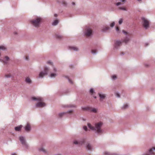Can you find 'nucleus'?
Returning <instances> with one entry per match:
<instances>
[{"label":"nucleus","instance_id":"c03bdc74","mask_svg":"<svg viewBox=\"0 0 155 155\" xmlns=\"http://www.w3.org/2000/svg\"><path fill=\"white\" fill-rule=\"evenodd\" d=\"M53 69H54V71H56V70L55 68H54Z\"/></svg>","mask_w":155,"mask_h":155},{"label":"nucleus","instance_id":"2eb2a0df","mask_svg":"<svg viewBox=\"0 0 155 155\" xmlns=\"http://www.w3.org/2000/svg\"><path fill=\"white\" fill-rule=\"evenodd\" d=\"M26 82L30 84L31 82V79L28 77H27L25 79Z\"/></svg>","mask_w":155,"mask_h":155},{"label":"nucleus","instance_id":"c756f323","mask_svg":"<svg viewBox=\"0 0 155 155\" xmlns=\"http://www.w3.org/2000/svg\"><path fill=\"white\" fill-rule=\"evenodd\" d=\"M123 22L122 19H120L119 21V24H121Z\"/></svg>","mask_w":155,"mask_h":155},{"label":"nucleus","instance_id":"f03ea898","mask_svg":"<svg viewBox=\"0 0 155 155\" xmlns=\"http://www.w3.org/2000/svg\"><path fill=\"white\" fill-rule=\"evenodd\" d=\"M31 99L33 100H37L38 101V102L36 104V107H42L46 105V104L43 102V99L42 97H33L31 98Z\"/></svg>","mask_w":155,"mask_h":155},{"label":"nucleus","instance_id":"39448f33","mask_svg":"<svg viewBox=\"0 0 155 155\" xmlns=\"http://www.w3.org/2000/svg\"><path fill=\"white\" fill-rule=\"evenodd\" d=\"M143 25V27L146 29L149 26V21L144 18H142Z\"/></svg>","mask_w":155,"mask_h":155},{"label":"nucleus","instance_id":"b1692460","mask_svg":"<svg viewBox=\"0 0 155 155\" xmlns=\"http://www.w3.org/2000/svg\"><path fill=\"white\" fill-rule=\"evenodd\" d=\"M40 151H42L44 152H45L46 150L43 148H41L39 149Z\"/></svg>","mask_w":155,"mask_h":155},{"label":"nucleus","instance_id":"6ab92c4d","mask_svg":"<svg viewBox=\"0 0 155 155\" xmlns=\"http://www.w3.org/2000/svg\"><path fill=\"white\" fill-rule=\"evenodd\" d=\"M58 23V21L57 20H55L53 23L52 25H55Z\"/></svg>","mask_w":155,"mask_h":155},{"label":"nucleus","instance_id":"bb28decb","mask_svg":"<svg viewBox=\"0 0 155 155\" xmlns=\"http://www.w3.org/2000/svg\"><path fill=\"white\" fill-rule=\"evenodd\" d=\"M11 75L10 74H6L5 75V77L7 78H9L11 77Z\"/></svg>","mask_w":155,"mask_h":155},{"label":"nucleus","instance_id":"ddd939ff","mask_svg":"<svg viewBox=\"0 0 155 155\" xmlns=\"http://www.w3.org/2000/svg\"><path fill=\"white\" fill-rule=\"evenodd\" d=\"M155 150V147H153L152 148H151L149 150V153L151 155H154V152L153 151V150Z\"/></svg>","mask_w":155,"mask_h":155},{"label":"nucleus","instance_id":"a18cd8bd","mask_svg":"<svg viewBox=\"0 0 155 155\" xmlns=\"http://www.w3.org/2000/svg\"><path fill=\"white\" fill-rule=\"evenodd\" d=\"M63 4H64V5H66V3L65 2H63Z\"/></svg>","mask_w":155,"mask_h":155},{"label":"nucleus","instance_id":"412c9836","mask_svg":"<svg viewBox=\"0 0 155 155\" xmlns=\"http://www.w3.org/2000/svg\"><path fill=\"white\" fill-rule=\"evenodd\" d=\"M57 76L56 73H51L50 75V77L51 78L55 77Z\"/></svg>","mask_w":155,"mask_h":155},{"label":"nucleus","instance_id":"3c124183","mask_svg":"<svg viewBox=\"0 0 155 155\" xmlns=\"http://www.w3.org/2000/svg\"><path fill=\"white\" fill-rule=\"evenodd\" d=\"M12 155H16L15 153H13L12 154Z\"/></svg>","mask_w":155,"mask_h":155},{"label":"nucleus","instance_id":"473e14b6","mask_svg":"<svg viewBox=\"0 0 155 155\" xmlns=\"http://www.w3.org/2000/svg\"><path fill=\"white\" fill-rule=\"evenodd\" d=\"M117 77L116 75H113L112 76V78L113 79H114L116 78Z\"/></svg>","mask_w":155,"mask_h":155},{"label":"nucleus","instance_id":"0eeeda50","mask_svg":"<svg viewBox=\"0 0 155 155\" xmlns=\"http://www.w3.org/2000/svg\"><path fill=\"white\" fill-rule=\"evenodd\" d=\"M85 140L84 139H82L80 141L75 140L74 141V143L75 144H79L80 145H82L84 142Z\"/></svg>","mask_w":155,"mask_h":155},{"label":"nucleus","instance_id":"de8ad7c7","mask_svg":"<svg viewBox=\"0 0 155 155\" xmlns=\"http://www.w3.org/2000/svg\"><path fill=\"white\" fill-rule=\"evenodd\" d=\"M54 16L55 17H56L57 16V15L56 14H55Z\"/></svg>","mask_w":155,"mask_h":155},{"label":"nucleus","instance_id":"f704fd0d","mask_svg":"<svg viewBox=\"0 0 155 155\" xmlns=\"http://www.w3.org/2000/svg\"><path fill=\"white\" fill-rule=\"evenodd\" d=\"M116 96H117V97H120V94H119L117 93H116Z\"/></svg>","mask_w":155,"mask_h":155},{"label":"nucleus","instance_id":"9d476101","mask_svg":"<svg viewBox=\"0 0 155 155\" xmlns=\"http://www.w3.org/2000/svg\"><path fill=\"white\" fill-rule=\"evenodd\" d=\"M99 95L100 97V101H102L104 99L106 95L105 94H101V93H99Z\"/></svg>","mask_w":155,"mask_h":155},{"label":"nucleus","instance_id":"603ef678","mask_svg":"<svg viewBox=\"0 0 155 155\" xmlns=\"http://www.w3.org/2000/svg\"><path fill=\"white\" fill-rule=\"evenodd\" d=\"M94 98H96V97H94Z\"/></svg>","mask_w":155,"mask_h":155},{"label":"nucleus","instance_id":"8fccbe9b","mask_svg":"<svg viewBox=\"0 0 155 155\" xmlns=\"http://www.w3.org/2000/svg\"><path fill=\"white\" fill-rule=\"evenodd\" d=\"M144 155H150V154H148V153H147V154H145Z\"/></svg>","mask_w":155,"mask_h":155},{"label":"nucleus","instance_id":"1a4fd4ad","mask_svg":"<svg viewBox=\"0 0 155 155\" xmlns=\"http://www.w3.org/2000/svg\"><path fill=\"white\" fill-rule=\"evenodd\" d=\"M25 130L27 131H29L31 130V126L29 124L27 123L25 128Z\"/></svg>","mask_w":155,"mask_h":155},{"label":"nucleus","instance_id":"4c0bfd02","mask_svg":"<svg viewBox=\"0 0 155 155\" xmlns=\"http://www.w3.org/2000/svg\"><path fill=\"white\" fill-rule=\"evenodd\" d=\"M68 81H69V82L71 83L72 84V81L71 80H70V79L68 78Z\"/></svg>","mask_w":155,"mask_h":155},{"label":"nucleus","instance_id":"09e8293b","mask_svg":"<svg viewBox=\"0 0 155 155\" xmlns=\"http://www.w3.org/2000/svg\"><path fill=\"white\" fill-rule=\"evenodd\" d=\"M72 4L73 5H74L75 4V3L74 2H72Z\"/></svg>","mask_w":155,"mask_h":155},{"label":"nucleus","instance_id":"ea45409f","mask_svg":"<svg viewBox=\"0 0 155 155\" xmlns=\"http://www.w3.org/2000/svg\"><path fill=\"white\" fill-rule=\"evenodd\" d=\"M48 64H51V65H53V64H52V63H51V62H50V61H48Z\"/></svg>","mask_w":155,"mask_h":155},{"label":"nucleus","instance_id":"864d4df0","mask_svg":"<svg viewBox=\"0 0 155 155\" xmlns=\"http://www.w3.org/2000/svg\"><path fill=\"white\" fill-rule=\"evenodd\" d=\"M137 0L138 1H141V0Z\"/></svg>","mask_w":155,"mask_h":155},{"label":"nucleus","instance_id":"393cba45","mask_svg":"<svg viewBox=\"0 0 155 155\" xmlns=\"http://www.w3.org/2000/svg\"><path fill=\"white\" fill-rule=\"evenodd\" d=\"M128 105L127 104H125L122 107L123 109H125L127 108Z\"/></svg>","mask_w":155,"mask_h":155},{"label":"nucleus","instance_id":"79ce46f5","mask_svg":"<svg viewBox=\"0 0 155 155\" xmlns=\"http://www.w3.org/2000/svg\"><path fill=\"white\" fill-rule=\"evenodd\" d=\"M25 59L26 60H28V56H26Z\"/></svg>","mask_w":155,"mask_h":155},{"label":"nucleus","instance_id":"423d86ee","mask_svg":"<svg viewBox=\"0 0 155 155\" xmlns=\"http://www.w3.org/2000/svg\"><path fill=\"white\" fill-rule=\"evenodd\" d=\"M92 30L90 28L88 27L85 30V35L87 37H89L92 35Z\"/></svg>","mask_w":155,"mask_h":155},{"label":"nucleus","instance_id":"dca6fc26","mask_svg":"<svg viewBox=\"0 0 155 155\" xmlns=\"http://www.w3.org/2000/svg\"><path fill=\"white\" fill-rule=\"evenodd\" d=\"M86 148L89 150H91L92 149V146L89 143H88L86 146Z\"/></svg>","mask_w":155,"mask_h":155},{"label":"nucleus","instance_id":"5701e85b","mask_svg":"<svg viewBox=\"0 0 155 155\" xmlns=\"http://www.w3.org/2000/svg\"><path fill=\"white\" fill-rule=\"evenodd\" d=\"M119 9L121 10H124L127 11V9L125 7H119Z\"/></svg>","mask_w":155,"mask_h":155},{"label":"nucleus","instance_id":"20e7f679","mask_svg":"<svg viewBox=\"0 0 155 155\" xmlns=\"http://www.w3.org/2000/svg\"><path fill=\"white\" fill-rule=\"evenodd\" d=\"M48 71V68L46 67H45L44 71H42L40 73L39 75V77L42 78L44 76L47 75Z\"/></svg>","mask_w":155,"mask_h":155},{"label":"nucleus","instance_id":"49530a36","mask_svg":"<svg viewBox=\"0 0 155 155\" xmlns=\"http://www.w3.org/2000/svg\"><path fill=\"white\" fill-rule=\"evenodd\" d=\"M72 110H70V111H69V112H68V113H72Z\"/></svg>","mask_w":155,"mask_h":155},{"label":"nucleus","instance_id":"37998d69","mask_svg":"<svg viewBox=\"0 0 155 155\" xmlns=\"http://www.w3.org/2000/svg\"><path fill=\"white\" fill-rule=\"evenodd\" d=\"M109 28L108 27H106V30H108L109 29Z\"/></svg>","mask_w":155,"mask_h":155},{"label":"nucleus","instance_id":"6e6552de","mask_svg":"<svg viewBox=\"0 0 155 155\" xmlns=\"http://www.w3.org/2000/svg\"><path fill=\"white\" fill-rule=\"evenodd\" d=\"M83 109L86 110H90L91 111L94 112V113H96L97 112V109L94 108H91L89 107H86L84 108H83Z\"/></svg>","mask_w":155,"mask_h":155},{"label":"nucleus","instance_id":"9b49d317","mask_svg":"<svg viewBox=\"0 0 155 155\" xmlns=\"http://www.w3.org/2000/svg\"><path fill=\"white\" fill-rule=\"evenodd\" d=\"M122 42L120 41H116L115 44V47H117L118 46H120L121 45Z\"/></svg>","mask_w":155,"mask_h":155},{"label":"nucleus","instance_id":"7ed1b4c3","mask_svg":"<svg viewBox=\"0 0 155 155\" xmlns=\"http://www.w3.org/2000/svg\"><path fill=\"white\" fill-rule=\"evenodd\" d=\"M42 19L39 17H37L35 19L30 21V22L32 25L35 27H39L41 23Z\"/></svg>","mask_w":155,"mask_h":155},{"label":"nucleus","instance_id":"f257e3e1","mask_svg":"<svg viewBox=\"0 0 155 155\" xmlns=\"http://www.w3.org/2000/svg\"><path fill=\"white\" fill-rule=\"evenodd\" d=\"M102 124V123L101 122L97 123L95 124V127L91 126L89 123L87 124V125L88 127L91 130H96L98 133L101 134L102 132L101 129V127Z\"/></svg>","mask_w":155,"mask_h":155},{"label":"nucleus","instance_id":"c9c22d12","mask_svg":"<svg viewBox=\"0 0 155 155\" xmlns=\"http://www.w3.org/2000/svg\"><path fill=\"white\" fill-rule=\"evenodd\" d=\"M119 28L117 26L116 27V30L117 31H119Z\"/></svg>","mask_w":155,"mask_h":155},{"label":"nucleus","instance_id":"72a5a7b5","mask_svg":"<svg viewBox=\"0 0 155 155\" xmlns=\"http://www.w3.org/2000/svg\"><path fill=\"white\" fill-rule=\"evenodd\" d=\"M84 129L85 130V131H87V128L86 126H84L83 127Z\"/></svg>","mask_w":155,"mask_h":155},{"label":"nucleus","instance_id":"f3484780","mask_svg":"<svg viewBox=\"0 0 155 155\" xmlns=\"http://www.w3.org/2000/svg\"><path fill=\"white\" fill-rule=\"evenodd\" d=\"M70 48L71 50L74 51H77L78 49V48L77 47L74 46L70 47Z\"/></svg>","mask_w":155,"mask_h":155},{"label":"nucleus","instance_id":"f8f14e48","mask_svg":"<svg viewBox=\"0 0 155 155\" xmlns=\"http://www.w3.org/2000/svg\"><path fill=\"white\" fill-rule=\"evenodd\" d=\"M19 140L22 144L23 145L25 144V142L24 138L23 137H20Z\"/></svg>","mask_w":155,"mask_h":155},{"label":"nucleus","instance_id":"a211bd4d","mask_svg":"<svg viewBox=\"0 0 155 155\" xmlns=\"http://www.w3.org/2000/svg\"><path fill=\"white\" fill-rule=\"evenodd\" d=\"M130 39L128 37H126L125 39L123 41V42H124L125 43H127L129 41Z\"/></svg>","mask_w":155,"mask_h":155},{"label":"nucleus","instance_id":"aec40b11","mask_svg":"<svg viewBox=\"0 0 155 155\" xmlns=\"http://www.w3.org/2000/svg\"><path fill=\"white\" fill-rule=\"evenodd\" d=\"M105 155H114V154L110 153L108 152H105L104 153Z\"/></svg>","mask_w":155,"mask_h":155},{"label":"nucleus","instance_id":"a878e982","mask_svg":"<svg viewBox=\"0 0 155 155\" xmlns=\"http://www.w3.org/2000/svg\"><path fill=\"white\" fill-rule=\"evenodd\" d=\"M6 49V48L4 46H0V49H2V50H5Z\"/></svg>","mask_w":155,"mask_h":155},{"label":"nucleus","instance_id":"4be33fe9","mask_svg":"<svg viewBox=\"0 0 155 155\" xmlns=\"http://www.w3.org/2000/svg\"><path fill=\"white\" fill-rule=\"evenodd\" d=\"M56 37L58 39H61L62 38L63 36L60 35H56Z\"/></svg>","mask_w":155,"mask_h":155},{"label":"nucleus","instance_id":"c85d7f7f","mask_svg":"<svg viewBox=\"0 0 155 155\" xmlns=\"http://www.w3.org/2000/svg\"><path fill=\"white\" fill-rule=\"evenodd\" d=\"M65 114V113H61L59 114V115L60 117H61Z\"/></svg>","mask_w":155,"mask_h":155},{"label":"nucleus","instance_id":"4468645a","mask_svg":"<svg viewBox=\"0 0 155 155\" xmlns=\"http://www.w3.org/2000/svg\"><path fill=\"white\" fill-rule=\"evenodd\" d=\"M22 127V125H20L19 126L15 127V130L16 131H19L21 130Z\"/></svg>","mask_w":155,"mask_h":155},{"label":"nucleus","instance_id":"2f4dec72","mask_svg":"<svg viewBox=\"0 0 155 155\" xmlns=\"http://www.w3.org/2000/svg\"><path fill=\"white\" fill-rule=\"evenodd\" d=\"M90 92L91 94H92L93 93H94V90H93V89H91V90H90Z\"/></svg>","mask_w":155,"mask_h":155},{"label":"nucleus","instance_id":"58836bf2","mask_svg":"<svg viewBox=\"0 0 155 155\" xmlns=\"http://www.w3.org/2000/svg\"><path fill=\"white\" fill-rule=\"evenodd\" d=\"M123 32L125 35H126L127 34V32L125 31L124 30H123Z\"/></svg>","mask_w":155,"mask_h":155},{"label":"nucleus","instance_id":"a19ab883","mask_svg":"<svg viewBox=\"0 0 155 155\" xmlns=\"http://www.w3.org/2000/svg\"><path fill=\"white\" fill-rule=\"evenodd\" d=\"M0 61H1L2 62H3L4 63H6L7 62H6V61H3V60H2V59H0Z\"/></svg>","mask_w":155,"mask_h":155},{"label":"nucleus","instance_id":"7c9ffc66","mask_svg":"<svg viewBox=\"0 0 155 155\" xmlns=\"http://www.w3.org/2000/svg\"><path fill=\"white\" fill-rule=\"evenodd\" d=\"M91 52L93 54H95L96 52V51L95 50H92L91 51Z\"/></svg>","mask_w":155,"mask_h":155},{"label":"nucleus","instance_id":"e433bc0d","mask_svg":"<svg viewBox=\"0 0 155 155\" xmlns=\"http://www.w3.org/2000/svg\"><path fill=\"white\" fill-rule=\"evenodd\" d=\"M5 59L6 61H7L9 59V58L8 56H5Z\"/></svg>","mask_w":155,"mask_h":155},{"label":"nucleus","instance_id":"cd10ccee","mask_svg":"<svg viewBox=\"0 0 155 155\" xmlns=\"http://www.w3.org/2000/svg\"><path fill=\"white\" fill-rule=\"evenodd\" d=\"M115 25V23L114 22H112L110 24V26L111 27H113V26H114V25Z\"/></svg>","mask_w":155,"mask_h":155}]
</instances>
